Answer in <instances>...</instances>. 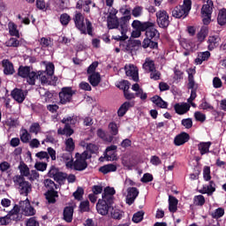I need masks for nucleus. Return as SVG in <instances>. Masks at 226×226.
<instances>
[{
	"mask_svg": "<svg viewBox=\"0 0 226 226\" xmlns=\"http://www.w3.org/2000/svg\"><path fill=\"white\" fill-rule=\"evenodd\" d=\"M155 24L153 23V26L148 27L146 32V39L142 42V47L144 49H158L161 34L157 29L154 28Z\"/></svg>",
	"mask_w": 226,
	"mask_h": 226,
	"instance_id": "f257e3e1",
	"label": "nucleus"
},
{
	"mask_svg": "<svg viewBox=\"0 0 226 226\" xmlns=\"http://www.w3.org/2000/svg\"><path fill=\"white\" fill-rule=\"evenodd\" d=\"M73 21L76 28L79 30L82 34H87V32L89 35L93 36V25L87 19H86L85 24V18L81 12L76 11Z\"/></svg>",
	"mask_w": 226,
	"mask_h": 226,
	"instance_id": "f03ea898",
	"label": "nucleus"
},
{
	"mask_svg": "<svg viewBox=\"0 0 226 226\" xmlns=\"http://www.w3.org/2000/svg\"><path fill=\"white\" fill-rule=\"evenodd\" d=\"M211 178V168L209 166L203 167V180L209 182L207 185H203V188L199 192L212 195L216 191V185Z\"/></svg>",
	"mask_w": 226,
	"mask_h": 226,
	"instance_id": "7ed1b4c3",
	"label": "nucleus"
},
{
	"mask_svg": "<svg viewBox=\"0 0 226 226\" xmlns=\"http://www.w3.org/2000/svg\"><path fill=\"white\" fill-rule=\"evenodd\" d=\"M192 0H184L183 5L176 6L173 10H171L172 16L177 19H185L188 17L192 10Z\"/></svg>",
	"mask_w": 226,
	"mask_h": 226,
	"instance_id": "20e7f679",
	"label": "nucleus"
},
{
	"mask_svg": "<svg viewBox=\"0 0 226 226\" xmlns=\"http://www.w3.org/2000/svg\"><path fill=\"white\" fill-rule=\"evenodd\" d=\"M77 117H64L61 121L63 124H65L64 128H59L57 130V133L59 135H66L67 137L72 136L74 133V131L72 129V126H74L77 124Z\"/></svg>",
	"mask_w": 226,
	"mask_h": 226,
	"instance_id": "39448f33",
	"label": "nucleus"
},
{
	"mask_svg": "<svg viewBox=\"0 0 226 226\" xmlns=\"http://www.w3.org/2000/svg\"><path fill=\"white\" fill-rule=\"evenodd\" d=\"M14 183L18 186L19 192L21 195L27 196L32 192V185L26 181L22 176H16Z\"/></svg>",
	"mask_w": 226,
	"mask_h": 226,
	"instance_id": "423d86ee",
	"label": "nucleus"
},
{
	"mask_svg": "<svg viewBox=\"0 0 226 226\" xmlns=\"http://www.w3.org/2000/svg\"><path fill=\"white\" fill-rule=\"evenodd\" d=\"M90 157L87 151L82 154L77 153L75 154L76 161L74 162V170L78 171L85 170L88 166L87 160Z\"/></svg>",
	"mask_w": 226,
	"mask_h": 226,
	"instance_id": "0eeeda50",
	"label": "nucleus"
},
{
	"mask_svg": "<svg viewBox=\"0 0 226 226\" xmlns=\"http://www.w3.org/2000/svg\"><path fill=\"white\" fill-rule=\"evenodd\" d=\"M214 3L212 0H207V4L201 7V18H203V25L208 26L211 22Z\"/></svg>",
	"mask_w": 226,
	"mask_h": 226,
	"instance_id": "6e6552de",
	"label": "nucleus"
},
{
	"mask_svg": "<svg viewBox=\"0 0 226 226\" xmlns=\"http://www.w3.org/2000/svg\"><path fill=\"white\" fill-rule=\"evenodd\" d=\"M154 26L153 22H140L139 20H134L132 24V26L136 31L132 33V36L139 38L141 35L142 32H145L148 27Z\"/></svg>",
	"mask_w": 226,
	"mask_h": 226,
	"instance_id": "1a4fd4ad",
	"label": "nucleus"
},
{
	"mask_svg": "<svg viewBox=\"0 0 226 226\" xmlns=\"http://www.w3.org/2000/svg\"><path fill=\"white\" fill-rule=\"evenodd\" d=\"M76 94V91L72 90V87H63L59 93L60 103L66 104L72 101V96Z\"/></svg>",
	"mask_w": 226,
	"mask_h": 226,
	"instance_id": "9d476101",
	"label": "nucleus"
},
{
	"mask_svg": "<svg viewBox=\"0 0 226 226\" xmlns=\"http://www.w3.org/2000/svg\"><path fill=\"white\" fill-rule=\"evenodd\" d=\"M113 203L114 202L106 200L105 199L99 200L96 205V209L100 215H107L113 207Z\"/></svg>",
	"mask_w": 226,
	"mask_h": 226,
	"instance_id": "9b49d317",
	"label": "nucleus"
},
{
	"mask_svg": "<svg viewBox=\"0 0 226 226\" xmlns=\"http://www.w3.org/2000/svg\"><path fill=\"white\" fill-rule=\"evenodd\" d=\"M157 23L161 28L167 29L170 24V16L166 11H159L156 13Z\"/></svg>",
	"mask_w": 226,
	"mask_h": 226,
	"instance_id": "f8f14e48",
	"label": "nucleus"
},
{
	"mask_svg": "<svg viewBox=\"0 0 226 226\" xmlns=\"http://www.w3.org/2000/svg\"><path fill=\"white\" fill-rule=\"evenodd\" d=\"M139 194V191L136 187H129L127 189L126 203L131 206Z\"/></svg>",
	"mask_w": 226,
	"mask_h": 226,
	"instance_id": "ddd939ff",
	"label": "nucleus"
},
{
	"mask_svg": "<svg viewBox=\"0 0 226 226\" xmlns=\"http://www.w3.org/2000/svg\"><path fill=\"white\" fill-rule=\"evenodd\" d=\"M20 207L22 211L24 212L25 215L31 216L35 215V209L30 205V202L28 201V199L25 201H20Z\"/></svg>",
	"mask_w": 226,
	"mask_h": 226,
	"instance_id": "4468645a",
	"label": "nucleus"
},
{
	"mask_svg": "<svg viewBox=\"0 0 226 226\" xmlns=\"http://www.w3.org/2000/svg\"><path fill=\"white\" fill-rule=\"evenodd\" d=\"M125 73L128 77H132V79L135 81H139V70L136 66L133 64H131L129 66H125Z\"/></svg>",
	"mask_w": 226,
	"mask_h": 226,
	"instance_id": "2eb2a0df",
	"label": "nucleus"
},
{
	"mask_svg": "<svg viewBox=\"0 0 226 226\" xmlns=\"http://www.w3.org/2000/svg\"><path fill=\"white\" fill-rule=\"evenodd\" d=\"M190 139L191 137L187 132H181L175 138L174 143L176 146L180 147L188 142Z\"/></svg>",
	"mask_w": 226,
	"mask_h": 226,
	"instance_id": "dca6fc26",
	"label": "nucleus"
},
{
	"mask_svg": "<svg viewBox=\"0 0 226 226\" xmlns=\"http://www.w3.org/2000/svg\"><path fill=\"white\" fill-rule=\"evenodd\" d=\"M11 97L19 103H22L25 99L26 95L22 89L15 88L11 93Z\"/></svg>",
	"mask_w": 226,
	"mask_h": 226,
	"instance_id": "f3484780",
	"label": "nucleus"
},
{
	"mask_svg": "<svg viewBox=\"0 0 226 226\" xmlns=\"http://www.w3.org/2000/svg\"><path fill=\"white\" fill-rule=\"evenodd\" d=\"M220 41L221 38L219 35L208 36V41H207L208 43V50L213 51L219 46Z\"/></svg>",
	"mask_w": 226,
	"mask_h": 226,
	"instance_id": "a211bd4d",
	"label": "nucleus"
},
{
	"mask_svg": "<svg viewBox=\"0 0 226 226\" xmlns=\"http://www.w3.org/2000/svg\"><path fill=\"white\" fill-rule=\"evenodd\" d=\"M116 194V190L113 187H106L104 192L102 193V199L109 202H114V195Z\"/></svg>",
	"mask_w": 226,
	"mask_h": 226,
	"instance_id": "6ab92c4d",
	"label": "nucleus"
},
{
	"mask_svg": "<svg viewBox=\"0 0 226 226\" xmlns=\"http://www.w3.org/2000/svg\"><path fill=\"white\" fill-rule=\"evenodd\" d=\"M174 109L176 110V113H177L178 115H184L190 110L191 105L186 102H184L182 104L177 103L175 104Z\"/></svg>",
	"mask_w": 226,
	"mask_h": 226,
	"instance_id": "aec40b11",
	"label": "nucleus"
},
{
	"mask_svg": "<svg viewBox=\"0 0 226 226\" xmlns=\"http://www.w3.org/2000/svg\"><path fill=\"white\" fill-rule=\"evenodd\" d=\"M2 65L4 67V73L5 75H12L15 72L13 64L9 60H3Z\"/></svg>",
	"mask_w": 226,
	"mask_h": 226,
	"instance_id": "412c9836",
	"label": "nucleus"
},
{
	"mask_svg": "<svg viewBox=\"0 0 226 226\" xmlns=\"http://www.w3.org/2000/svg\"><path fill=\"white\" fill-rule=\"evenodd\" d=\"M132 19V16H124V17H122L120 19H119V26H120V31H121V34H126L127 31H128V23L130 21V19Z\"/></svg>",
	"mask_w": 226,
	"mask_h": 226,
	"instance_id": "4be33fe9",
	"label": "nucleus"
},
{
	"mask_svg": "<svg viewBox=\"0 0 226 226\" xmlns=\"http://www.w3.org/2000/svg\"><path fill=\"white\" fill-rule=\"evenodd\" d=\"M134 105H135L134 102H125L124 103H123L117 111L118 117H124L126 114V112L129 110V109L132 108Z\"/></svg>",
	"mask_w": 226,
	"mask_h": 226,
	"instance_id": "5701e85b",
	"label": "nucleus"
},
{
	"mask_svg": "<svg viewBox=\"0 0 226 226\" xmlns=\"http://www.w3.org/2000/svg\"><path fill=\"white\" fill-rule=\"evenodd\" d=\"M93 2L91 0H87V1H83V0H79L76 5V8L78 10H82L87 13H90V4H92Z\"/></svg>",
	"mask_w": 226,
	"mask_h": 226,
	"instance_id": "b1692460",
	"label": "nucleus"
},
{
	"mask_svg": "<svg viewBox=\"0 0 226 226\" xmlns=\"http://www.w3.org/2000/svg\"><path fill=\"white\" fill-rule=\"evenodd\" d=\"M74 208L73 207H66L64 209V220L67 222H72L73 219Z\"/></svg>",
	"mask_w": 226,
	"mask_h": 226,
	"instance_id": "393cba45",
	"label": "nucleus"
},
{
	"mask_svg": "<svg viewBox=\"0 0 226 226\" xmlns=\"http://www.w3.org/2000/svg\"><path fill=\"white\" fill-rule=\"evenodd\" d=\"M151 101L153 103H154L158 108L161 109H167L168 108V102L162 100V98L159 95H154L151 98Z\"/></svg>",
	"mask_w": 226,
	"mask_h": 226,
	"instance_id": "a878e982",
	"label": "nucleus"
},
{
	"mask_svg": "<svg viewBox=\"0 0 226 226\" xmlns=\"http://www.w3.org/2000/svg\"><path fill=\"white\" fill-rule=\"evenodd\" d=\"M38 79H40L41 84L43 85L45 84L51 85L52 77L49 76L48 73H46V72L39 71Z\"/></svg>",
	"mask_w": 226,
	"mask_h": 226,
	"instance_id": "bb28decb",
	"label": "nucleus"
},
{
	"mask_svg": "<svg viewBox=\"0 0 226 226\" xmlns=\"http://www.w3.org/2000/svg\"><path fill=\"white\" fill-rule=\"evenodd\" d=\"M211 146H212V142H210V141H208V142H200L198 145V149L200 152V154L204 155V154H208L210 152L209 148H210Z\"/></svg>",
	"mask_w": 226,
	"mask_h": 226,
	"instance_id": "cd10ccee",
	"label": "nucleus"
},
{
	"mask_svg": "<svg viewBox=\"0 0 226 226\" xmlns=\"http://www.w3.org/2000/svg\"><path fill=\"white\" fill-rule=\"evenodd\" d=\"M196 73V71L195 69H189V72H188V89H193L194 87H198L196 86L195 84V81H194V74Z\"/></svg>",
	"mask_w": 226,
	"mask_h": 226,
	"instance_id": "c85d7f7f",
	"label": "nucleus"
},
{
	"mask_svg": "<svg viewBox=\"0 0 226 226\" xmlns=\"http://www.w3.org/2000/svg\"><path fill=\"white\" fill-rule=\"evenodd\" d=\"M178 200L174 196H170L169 198V209L171 213H176L177 211Z\"/></svg>",
	"mask_w": 226,
	"mask_h": 226,
	"instance_id": "c756f323",
	"label": "nucleus"
},
{
	"mask_svg": "<svg viewBox=\"0 0 226 226\" xmlns=\"http://www.w3.org/2000/svg\"><path fill=\"white\" fill-rule=\"evenodd\" d=\"M211 56V53L209 51L200 52L198 55V58H196L195 62L198 64H202L203 62L207 61Z\"/></svg>",
	"mask_w": 226,
	"mask_h": 226,
	"instance_id": "7c9ffc66",
	"label": "nucleus"
},
{
	"mask_svg": "<svg viewBox=\"0 0 226 226\" xmlns=\"http://www.w3.org/2000/svg\"><path fill=\"white\" fill-rule=\"evenodd\" d=\"M117 167L115 164L110 163V164H107L101 167L99 169V171L106 175L110 172H115L117 171Z\"/></svg>",
	"mask_w": 226,
	"mask_h": 226,
	"instance_id": "2f4dec72",
	"label": "nucleus"
},
{
	"mask_svg": "<svg viewBox=\"0 0 226 226\" xmlns=\"http://www.w3.org/2000/svg\"><path fill=\"white\" fill-rule=\"evenodd\" d=\"M101 75L99 72L97 73H92L89 77H88V80L90 82V84L93 86V87H97L100 82H101Z\"/></svg>",
	"mask_w": 226,
	"mask_h": 226,
	"instance_id": "473e14b6",
	"label": "nucleus"
},
{
	"mask_svg": "<svg viewBox=\"0 0 226 226\" xmlns=\"http://www.w3.org/2000/svg\"><path fill=\"white\" fill-rule=\"evenodd\" d=\"M45 196L49 203L54 204L56 201V198L58 197V192L56 191H48Z\"/></svg>",
	"mask_w": 226,
	"mask_h": 226,
	"instance_id": "72a5a7b5",
	"label": "nucleus"
},
{
	"mask_svg": "<svg viewBox=\"0 0 226 226\" xmlns=\"http://www.w3.org/2000/svg\"><path fill=\"white\" fill-rule=\"evenodd\" d=\"M31 72V68L29 66L20 65L18 70V76L26 79Z\"/></svg>",
	"mask_w": 226,
	"mask_h": 226,
	"instance_id": "f704fd0d",
	"label": "nucleus"
},
{
	"mask_svg": "<svg viewBox=\"0 0 226 226\" xmlns=\"http://www.w3.org/2000/svg\"><path fill=\"white\" fill-rule=\"evenodd\" d=\"M143 68L147 72H153L155 71V64L153 60H150L149 58L146 59L145 64H143Z\"/></svg>",
	"mask_w": 226,
	"mask_h": 226,
	"instance_id": "c9c22d12",
	"label": "nucleus"
},
{
	"mask_svg": "<svg viewBox=\"0 0 226 226\" xmlns=\"http://www.w3.org/2000/svg\"><path fill=\"white\" fill-rule=\"evenodd\" d=\"M217 24L221 26L226 25V9L219 11V14L217 15Z\"/></svg>",
	"mask_w": 226,
	"mask_h": 226,
	"instance_id": "e433bc0d",
	"label": "nucleus"
},
{
	"mask_svg": "<svg viewBox=\"0 0 226 226\" xmlns=\"http://www.w3.org/2000/svg\"><path fill=\"white\" fill-rule=\"evenodd\" d=\"M26 82L31 85L34 86L36 79H38V73L35 72H31L28 73V76L26 78Z\"/></svg>",
	"mask_w": 226,
	"mask_h": 226,
	"instance_id": "4c0bfd02",
	"label": "nucleus"
},
{
	"mask_svg": "<svg viewBox=\"0 0 226 226\" xmlns=\"http://www.w3.org/2000/svg\"><path fill=\"white\" fill-rule=\"evenodd\" d=\"M109 29H117L119 27V19L117 17L108 19Z\"/></svg>",
	"mask_w": 226,
	"mask_h": 226,
	"instance_id": "58836bf2",
	"label": "nucleus"
},
{
	"mask_svg": "<svg viewBox=\"0 0 226 226\" xmlns=\"http://www.w3.org/2000/svg\"><path fill=\"white\" fill-rule=\"evenodd\" d=\"M8 26H9V33L11 36H15L17 38L20 37L19 32L18 30V26L14 23L10 22Z\"/></svg>",
	"mask_w": 226,
	"mask_h": 226,
	"instance_id": "ea45409f",
	"label": "nucleus"
},
{
	"mask_svg": "<svg viewBox=\"0 0 226 226\" xmlns=\"http://www.w3.org/2000/svg\"><path fill=\"white\" fill-rule=\"evenodd\" d=\"M208 35V29L207 27H201L200 32L197 34L198 41L203 42Z\"/></svg>",
	"mask_w": 226,
	"mask_h": 226,
	"instance_id": "a19ab883",
	"label": "nucleus"
},
{
	"mask_svg": "<svg viewBox=\"0 0 226 226\" xmlns=\"http://www.w3.org/2000/svg\"><path fill=\"white\" fill-rule=\"evenodd\" d=\"M111 217L113 219H116V220H120L122 219L123 215H124V211H121L119 209H114V207H112L111 210Z\"/></svg>",
	"mask_w": 226,
	"mask_h": 226,
	"instance_id": "79ce46f5",
	"label": "nucleus"
},
{
	"mask_svg": "<svg viewBox=\"0 0 226 226\" xmlns=\"http://www.w3.org/2000/svg\"><path fill=\"white\" fill-rule=\"evenodd\" d=\"M19 169L20 174H21L19 176L24 177H28L30 175V170L26 163H24V162L21 163L19 166Z\"/></svg>",
	"mask_w": 226,
	"mask_h": 226,
	"instance_id": "37998d69",
	"label": "nucleus"
},
{
	"mask_svg": "<svg viewBox=\"0 0 226 226\" xmlns=\"http://www.w3.org/2000/svg\"><path fill=\"white\" fill-rule=\"evenodd\" d=\"M97 136L99 138H101L102 139L108 141V142H112L113 139H114V137H112V136L107 137L105 132L102 129H98Z\"/></svg>",
	"mask_w": 226,
	"mask_h": 226,
	"instance_id": "c03bdc74",
	"label": "nucleus"
},
{
	"mask_svg": "<svg viewBox=\"0 0 226 226\" xmlns=\"http://www.w3.org/2000/svg\"><path fill=\"white\" fill-rule=\"evenodd\" d=\"M193 203L195 206L202 207L206 203V199L203 195H197L193 199Z\"/></svg>",
	"mask_w": 226,
	"mask_h": 226,
	"instance_id": "a18cd8bd",
	"label": "nucleus"
},
{
	"mask_svg": "<svg viewBox=\"0 0 226 226\" xmlns=\"http://www.w3.org/2000/svg\"><path fill=\"white\" fill-rule=\"evenodd\" d=\"M109 132H110L112 137L117 136L118 134V132H119L117 124L115 122L109 123Z\"/></svg>",
	"mask_w": 226,
	"mask_h": 226,
	"instance_id": "49530a36",
	"label": "nucleus"
},
{
	"mask_svg": "<svg viewBox=\"0 0 226 226\" xmlns=\"http://www.w3.org/2000/svg\"><path fill=\"white\" fill-rule=\"evenodd\" d=\"M31 135L28 133L27 130L24 129L21 131L20 139L23 143H29Z\"/></svg>",
	"mask_w": 226,
	"mask_h": 226,
	"instance_id": "de8ad7c7",
	"label": "nucleus"
},
{
	"mask_svg": "<svg viewBox=\"0 0 226 226\" xmlns=\"http://www.w3.org/2000/svg\"><path fill=\"white\" fill-rule=\"evenodd\" d=\"M44 185L49 189L48 191H55V189H57V185L51 179H45Z\"/></svg>",
	"mask_w": 226,
	"mask_h": 226,
	"instance_id": "09e8293b",
	"label": "nucleus"
},
{
	"mask_svg": "<svg viewBox=\"0 0 226 226\" xmlns=\"http://www.w3.org/2000/svg\"><path fill=\"white\" fill-rule=\"evenodd\" d=\"M224 214H225V210L222 207H219L215 209V211L212 213L211 215H212V218L214 219H219L222 217Z\"/></svg>",
	"mask_w": 226,
	"mask_h": 226,
	"instance_id": "8fccbe9b",
	"label": "nucleus"
},
{
	"mask_svg": "<svg viewBox=\"0 0 226 226\" xmlns=\"http://www.w3.org/2000/svg\"><path fill=\"white\" fill-rule=\"evenodd\" d=\"M130 82L127 80L121 81L117 87L124 91V94L130 89Z\"/></svg>",
	"mask_w": 226,
	"mask_h": 226,
	"instance_id": "3c124183",
	"label": "nucleus"
},
{
	"mask_svg": "<svg viewBox=\"0 0 226 226\" xmlns=\"http://www.w3.org/2000/svg\"><path fill=\"white\" fill-rule=\"evenodd\" d=\"M5 45L9 48H18L19 46V41L16 38H11L5 42Z\"/></svg>",
	"mask_w": 226,
	"mask_h": 226,
	"instance_id": "603ef678",
	"label": "nucleus"
},
{
	"mask_svg": "<svg viewBox=\"0 0 226 226\" xmlns=\"http://www.w3.org/2000/svg\"><path fill=\"white\" fill-rule=\"evenodd\" d=\"M71 19V17L67 13H64L60 16V22L64 26H68Z\"/></svg>",
	"mask_w": 226,
	"mask_h": 226,
	"instance_id": "864d4df0",
	"label": "nucleus"
},
{
	"mask_svg": "<svg viewBox=\"0 0 226 226\" xmlns=\"http://www.w3.org/2000/svg\"><path fill=\"white\" fill-rule=\"evenodd\" d=\"M65 145H66V151L67 152H73L74 151L75 144H74L73 139L72 138H69L66 140Z\"/></svg>",
	"mask_w": 226,
	"mask_h": 226,
	"instance_id": "5fc2aeb1",
	"label": "nucleus"
},
{
	"mask_svg": "<svg viewBox=\"0 0 226 226\" xmlns=\"http://www.w3.org/2000/svg\"><path fill=\"white\" fill-rule=\"evenodd\" d=\"M184 79V72L179 69L175 68L174 70V79L177 82L181 81Z\"/></svg>",
	"mask_w": 226,
	"mask_h": 226,
	"instance_id": "6e6d98bb",
	"label": "nucleus"
},
{
	"mask_svg": "<svg viewBox=\"0 0 226 226\" xmlns=\"http://www.w3.org/2000/svg\"><path fill=\"white\" fill-rule=\"evenodd\" d=\"M144 217V212L143 211H139L136 214H134L132 217V221L135 223L140 222L143 220Z\"/></svg>",
	"mask_w": 226,
	"mask_h": 226,
	"instance_id": "4d7b16f0",
	"label": "nucleus"
},
{
	"mask_svg": "<svg viewBox=\"0 0 226 226\" xmlns=\"http://www.w3.org/2000/svg\"><path fill=\"white\" fill-rule=\"evenodd\" d=\"M142 13H143V8L141 6H136L132 12V16L135 18L140 17Z\"/></svg>",
	"mask_w": 226,
	"mask_h": 226,
	"instance_id": "13d9d810",
	"label": "nucleus"
},
{
	"mask_svg": "<svg viewBox=\"0 0 226 226\" xmlns=\"http://www.w3.org/2000/svg\"><path fill=\"white\" fill-rule=\"evenodd\" d=\"M11 167V166L8 162H3L0 163V170L2 173L8 172Z\"/></svg>",
	"mask_w": 226,
	"mask_h": 226,
	"instance_id": "bf43d9fd",
	"label": "nucleus"
},
{
	"mask_svg": "<svg viewBox=\"0 0 226 226\" xmlns=\"http://www.w3.org/2000/svg\"><path fill=\"white\" fill-rule=\"evenodd\" d=\"M54 180L57 183L64 181L66 178V174L58 171L55 177H53Z\"/></svg>",
	"mask_w": 226,
	"mask_h": 226,
	"instance_id": "052dcab7",
	"label": "nucleus"
},
{
	"mask_svg": "<svg viewBox=\"0 0 226 226\" xmlns=\"http://www.w3.org/2000/svg\"><path fill=\"white\" fill-rule=\"evenodd\" d=\"M41 131V126L38 123H34L29 129V132L31 133L38 134V132Z\"/></svg>",
	"mask_w": 226,
	"mask_h": 226,
	"instance_id": "680f3d73",
	"label": "nucleus"
},
{
	"mask_svg": "<svg viewBox=\"0 0 226 226\" xmlns=\"http://www.w3.org/2000/svg\"><path fill=\"white\" fill-rule=\"evenodd\" d=\"M84 194V189L82 187H79L77 191L73 193V196L76 200H80Z\"/></svg>",
	"mask_w": 226,
	"mask_h": 226,
	"instance_id": "e2e57ef3",
	"label": "nucleus"
},
{
	"mask_svg": "<svg viewBox=\"0 0 226 226\" xmlns=\"http://www.w3.org/2000/svg\"><path fill=\"white\" fill-rule=\"evenodd\" d=\"M54 71H55V66L52 63H49L47 66H46V74H49V76L53 77L54 74Z\"/></svg>",
	"mask_w": 226,
	"mask_h": 226,
	"instance_id": "0e129e2a",
	"label": "nucleus"
},
{
	"mask_svg": "<svg viewBox=\"0 0 226 226\" xmlns=\"http://www.w3.org/2000/svg\"><path fill=\"white\" fill-rule=\"evenodd\" d=\"M194 117L197 121H200L201 123L206 121V115L202 114L200 111L195 112Z\"/></svg>",
	"mask_w": 226,
	"mask_h": 226,
	"instance_id": "69168bd1",
	"label": "nucleus"
},
{
	"mask_svg": "<svg viewBox=\"0 0 226 226\" xmlns=\"http://www.w3.org/2000/svg\"><path fill=\"white\" fill-rule=\"evenodd\" d=\"M48 164L46 162H36L34 167L39 171H44L47 169Z\"/></svg>",
	"mask_w": 226,
	"mask_h": 226,
	"instance_id": "338daca9",
	"label": "nucleus"
},
{
	"mask_svg": "<svg viewBox=\"0 0 226 226\" xmlns=\"http://www.w3.org/2000/svg\"><path fill=\"white\" fill-rule=\"evenodd\" d=\"M99 64L98 62H94L87 69V73L88 74H94L97 73L95 72L96 68L98 67Z\"/></svg>",
	"mask_w": 226,
	"mask_h": 226,
	"instance_id": "774afa93",
	"label": "nucleus"
}]
</instances>
